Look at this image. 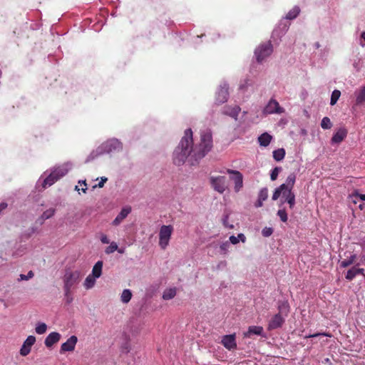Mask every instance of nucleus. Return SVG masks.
Segmentation results:
<instances>
[{
  "mask_svg": "<svg viewBox=\"0 0 365 365\" xmlns=\"http://www.w3.org/2000/svg\"><path fill=\"white\" fill-rule=\"evenodd\" d=\"M212 148V136L210 130L202 132L199 145L193 148L192 131L190 128L186 129L173 152V163L176 165H181L187 160L191 165H195L204 158Z\"/></svg>",
  "mask_w": 365,
  "mask_h": 365,
  "instance_id": "nucleus-1",
  "label": "nucleus"
},
{
  "mask_svg": "<svg viewBox=\"0 0 365 365\" xmlns=\"http://www.w3.org/2000/svg\"><path fill=\"white\" fill-rule=\"evenodd\" d=\"M296 181V175L291 173L287 178L285 183L282 184L279 187L275 189L272 199L277 200L280 195L284 198V202H287L289 207L292 209L295 205V195L292 191Z\"/></svg>",
  "mask_w": 365,
  "mask_h": 365,
  "instance_id": "nucleus-2",
  "label": "nucleus"
},
{
  "mask_svg": "<svg viewBox=\"0 0 365 365\" xmlns=\"http://www.w3.org/2000/svg\"><path fill=\"white\" fill-rule=\"evenodd\" d=\"M273 52V46L270 41L260 43L255 50V56L257 63H262Z\"/></svg>",
  "mask_w": 365,
  "mask_h": 365,
  "instance_id": "nucleus-3",
  "label": "nucleus"
},
{
  "mask_svg": "<svg viewBox=\"0 0 365 365\" xmlns=\"http://www.w3.org/2000/svg\"><path fill=\"white\" fill-rule=\"evenodd\" d=\"M80 279V271L66 270L63 277V281L64 283L63 289H71L73 285L79 282Z\"/></svg>",
  "mask_w": 365,
  "mask_h": 365,
  "instance_id": "nucleus-4",
  "label": "nucleus"
},
{
  "mask_svg": "<svg viewBox=\"0 0 365 365\" xmlns=\"http://www.w3.org/2000/svg\"><path fill=\"white\" fill-rule=\"evenodd\" d=\"M173 231L172 225L161 226L159 232V245L163 250L168 245Z\"/></svg>",
  "mask_w": 365,
  "mask_h": 365,
  "instance_id": "nucleus-5",
  "label": "nucleus"
},
{
  "mask_svg": "<svg viewBox=\"0 0 365 365\" xmlns=\"http://www.w3.org/2000/svg\"><path fill=\"white\" fill-rule=\"evenodd\" d=\"M210 182L212 188L219 193H223L227 188V178L225 176H212Z\"/></svg>",
  "mask_w": 365,
  "mask_h": 365,
  "instance_id": "nucleus-6",
  "label": "nucleus"
},
{
  "mask_svg": "<svg viewBox=\"0 0 365 365\" xmlns=\"http://www.w3.org/2000/svg\"><path fill=\"white\" fill-rule=\"evenodd\" d=\"M100 147L103 153H109L114 151L121 150L123 149V144L118 139L113 138L107 140L106 142L103 143Z\"/></svg>",
  "mask_w": 365,
  "mask_h": 365,
  "instance_id": "nucleus-7",
  "label": "nucleus"
},
{
  "mask_svg": "<svg viewBox=\"0 0 365 365\" xmlns=\"http://www.w3.org/2000/svg\"><path fill=\"white\" fill-rule=\"evenodd\" d=\"M285 322V317L281 314H276L269 320L267 329L273 330L282 327Z\"/></svg>",
  "mask_w": 365,
  "mask_h": 365,
  "instance_id": "nucleus-8",
  "label": "nucleus"
},
{
  "mask_svg": "<svg viewBox=\"0 0 365 365\" xmlns=\"http://www.w3.org/2000/svg\"><path fill=\"white\" fill-rule=\"evenodd\" d=\"M227 173L229 174H232L234 176L232 177V180L235 182V192H239L240 190L243 186V176L242 173L237 170L228 169Z\"/></svg>",
  "mask_w": 365,
  "mask_h": 365,
  "instance_id": "nucleus-9",
  "label": "nucleus"
},
{
  "mask_svg": "<svg viewBox=\"0 0 365 365\" xmlns=\"http://www.w3.org/2000/svg\"><path fill=\"white\" fill-rule=\"evenodd\" d=\"M228 85L223 83L220 86L216 96V102L217 104H222L225 103L228 99Z\"/></svg>",
  "mask_w": 365,
  "mask_h": 365,
  "instance_id": "nucleus-10",
  "label": "nucleus"
},
{
  "mask_svg": "<svg viewBox=\"0 0 365 365\" xmlns=\"http://www.w3.org/2000/svg\"><path fill=\"white\" fill-rule=\"evenodd\" d=\"M264 112L268 114L282 113L284 112V108L280 107L279 103L276 100L271 99L264 108Z\"/></svg>",
  "mask_w": 365,
  "mask_h": 365,
  "instance_id": "nucleus-11",
  "label": "nucleus"
},
{
  "mask_svg": "<svg viewBox=\"0 0 365 365\" xmlns=\"http://www.w3.org/2000/svg\"><path fill=\"white\" fill-rule=\"evenodd\" d=\"M35 342L36 337L31 335L29 336L20 349V354L23 356H27L31 352V346L35 344Z\"/></svg>",
  "mask_w": 365,
  "mask_h": 365,
  "instance_id": "nucleus-12",
  "label": "nucleus"
},
{
  "mask_svg": "<svg viewBox=\"0 0 365 365\" xmlns=\"http://www.w3.org/2000/svg\"><path fill=\"white\" fill-rule=\"evenodd\" d=\"M78 341V338L73 335L68 340L63 343L61 346L60 353L63 354L66 351H72L75 349L76 344Z\"/></svg>",
  "mask_w": 365,
  "mask_h": 365,
  "instance_id": "nucleus-13",
  "label": "nucleus"
},
{
  "mask_svg": "<svg viewBox=\"0 0 365 365\" xmlns=\"http://www.w3.org/2000/svg\"><path fill=\"white\" fill-rule=\"evenodd\" d=\"M222 344L225 348H227L229 350L235 349L237 347V344L235 341V335H225L222 339Z\"/></svg>",
  "mask_w": 365,
  "mask_h": 365,
  "instance_id": "nucleus-14",
  "label": "nucleus"
},
{
  "mask_svg": "<svg viewBox=\"0 0 365 365\" xmlns=\"http://www.w3.org/2000/svg\"><path fill=\"white\" fill-rule=\"evenodd\" d=\"M61 334L58 332L53 331L50 333L46 338L44 344L46 347L51 348L53 344L59 341Z\"/></svg>",
  "mask_w": 365,
  "mask_h": 365,
  "instance_id": "nucleus-15",
  "label": "nucleus"
},
{
  "mask_svg": "<svg viewBox=\"0 0 365 365\" xmlns=\"http://www.w3.org/2000/svg\"><path fill=\"white\" fill-rule=\"evenodd\" d=\"M347 133L346 129L344 128H339L332 136L331 143L337 144L340 143L346 137Z\"/></svg>",
  "mask_w": 365,
  "mask_h": 365,
  "instance_id": "nucleus-16",
  "label": "nucleus"
},
{
  "mask_svg": "<svg viewBox=\"0 0 365 365\" xmlns=\"http://www.w3.org/2000/svg\"><path fill=\"white\" fill-rule=\"evenodd\" d=\"M130 207H124L121 210L120 213L117 215L115 220L113 222V225H118L130 212Z\"/></svg>",
  "mask_w": 365,
  "mask_h": 365,
  "instance_id": "nucleus-17",
  "label": "nucleus"
},
{
  "mask_svg": "<svg viewBox=\"0 0 365 365\" xmlns=\"http://www.w3.org/2000/svg\"><path fill=\"white\" fill-rule=\"evenodd\" d=\"M240 110V108L237 106L234 107H225L222 113L237 120Z\"/></svg>",
  "mask_w": 365,
  "mask_h": 365,
  "instance_id": "nucleus-18",
  "label": "nucleus"
},
{
  "mask_svg": "<svg viewBox=\"0 0 365 365\" xmlns=\"http://www.w3.org/2000/svg\"><path fill=\"white\" fill-rule=\"evenodd\" d=\"M289 304L287 301H279L278 302V310L277 314H281L286 317L289 312Z\"/></svg>",
  "mask_w": 365,
  "mask_h": 365,
  "instance_id": "nucleus-19",
  "label": "nucleus"
},
{
  "mask_svg": "<svg viewBox=\"0 0 365 365\" xmlns=\"http://www.w3.org/2000/svg\"><path fill=\"white\" fill-rule=\"evenodd\" d=\"M263 327L260 326H250L247 332L244 334L245 337H250L252 335H262Z\"/></svg>",
  "mask_w": 365,
  "mask_h": 365,
  "instance_id": "nucleus-20",
  "label": "nucleus"
},
{
  "mask_svg": "<svg viewBox=\"0 0 365 365\" xmlns=\"http://www.w3.org/2000/svg\"><path fill=\"white\" fill-rule=\"evenodd\" d=\"M56 210L53 208H50L43 212V214L38 218L37 222L40 223V225H43L44 221L47 219L51 218L55 214Z\"/></svg>",
  "mask_w": 365,
  "mask_h": 365,
  "instance_id": "nucleus-21",
  "label": "nucleus"
},
{
  "mask_svg": "<svg viewBox=\"0 0 365 365\" xmlns=\"http://www.w3.org/2000/svg\"><path fill=\"white\" fill-rule=\"evenodd\" d=\"M363 269L353 267L352 268L348 270L346 275V279H347L348 280H352L356 275L359 274H363Z\"/></svg>",
  "mask_w": 365,
  "mask_h": 365,
  "instance_id": "nucleus-22",
  "label": "nucleus"
},
{
  "mask_svg": "<svg viewBox=\"0 0 365 365\" xmlns=\"http://www.w3.org/2000/svg\"><path fill=\"white\" fill-rule=\"evenodd\" d=\"M272 137L267 133H264L258 138L261 146L267 147L271 142Z\"/></svg>",
  "mask_w": 365,
  "mask_h": 365,
  "instance_id": "nucleus-23",
  "label": "nucleus"
},
{
  "mask_svg": "<svg viewBox=\"0 0 365 365\" xmlns=\"http://www.w3.org/2000/svg\"><path fill=\"white\" fill-rule=\"evenodd\" d=\"M103 264V261H98L93 267L91 274L96 277H100L102 274Z\"/></svg>",
  "mask_w": 365,
  "mask_h": 365,
  "instance_id": "nucleus-24",
  "label": "nucleus"
},
{
  "mask_svg": "<svg viewBox=\"0 0 365 365\" xmlns=\"http://www.w3.org/2000/svg\"><path fill=\"white\" fill-rule=\"evenodd\" d=\"M355 95L356 105H360L365 102V86H363L359 91H356Z\"/></svg>",
  "mask_w": 365,
  "mask_h": 365,
  "instance_id": "nucleus-25",
  "label": "nucleus"
},
{
  "mask_svg": "<svg viewBox=\"0 0 365 365\" xmlns=\"http://www.w3.org/2000/svg\"><path fill=\"white\" fill-rule=\"evenodd\" d=\"M58 180V176L56 175L53 172H52L43 181V186L46 187V186L52 185L55 182Z\"/></svg>",
  "mask_w": 365,
  "mask_h": 365,
  "instance_id": "nucleus-26",
  "label": "nucleus"
},
{
  "mask_svg": "<svg viewBox=\"0 0 365 365\" xmlns=\"http://www.w3.org/2000/svg\"><path fill=\"white\" fill-rule=\"evenodd\" d=\"M97 277L92 274H89L85 279L83 285L86 289H91L96 283V279Z\"/></svg>",
  "mask_w": 365,
  "mask_h": 365,
  "instance_id": "nucleus-27",
  "label": "nucleus"
},
{
  "mask_svg": "<svg viewBox=\"0 0 365 365\" xmlns=\"http://www.w3.org/2000/svg\"><path fill=\"white\" fill-rule=\"evenodd\" d=\"M176 295L175 288H170L165 289L163 294V299L165 300H169L175 297Z\"/></svg>",
  "mask_w": 365,
  "mask_h": 365,
  "instance_id": "nucleus-28",
  "label": "nucleus"
},
{
  "mask_svg": "<svg viewBox=\"0 0 365 365\" xmlns=\"http://www.w3.org/2000/svg\"><path fill=\"white\" fill-rule=\"evenodd\" d=\"M285 156V150L279 148L273 151V158L276 161H281Z\"/></svg>",
  "mask_w": 365,
  "mask_h": 365,
  "instance_id": "nucleus-29",
  "label": "nucleus"
},
{
  "mask_svg": "<svg viewBox=\"0 0 365 365\" xmlns=\"http://www.w3.org/2000/svg\"><path fill=\"white\" fill-rule=\"evenodd\" d=\"M132 297V292L130 289H124L120 296V300L123 303L127 304Z\"/></svg>",
  "mask_w": 365,
  "mask_h": 365,
  "instance_id": "nucleus-30",
  "label": "nucleus"
},
{
  "mask_svg": "<svg viewBox=\"0 0 365 365\" xmlns=\"http://www.w3.org/2000/svg\"><path fill=\"white\" fill-rule=\"evenodd\" d=\"M103 154L101 147H98L96 150L92 151L90 155L87 157L86 160V163H88L93 160H94L98 156Z\"/></svg>",
  "mask_w": 365,
  "mask_h": 365,
  "instance_id": "nucleus-31",
  "label": "nucleus"
},
{
  "mask_svg": "<svg viewBox=\"0 0 365 365\" xmlns=\"http://www.w3.org/2000/svg\"><path fill=\"white\" fill-rule=\"evenodd\" d=\"M300 12V9L298 6H294L292 10H290L286 16V19H295Z\"/></svg>",
  "mask_w": 365,
  "mask_h": 365,
  "instance_id": "nucleus-32",
  "label": "nucleus"
},
{
  "mask_svg": "<svg viewBox=\"0 0 365 365\" xmlns=\"http://www.w3.org/2000/svg\"><path fill=\"white\" fill-rule=\"evenodd\" d=\"M47 330V325L43 322H38L35 328V331L38 334H43Z\"/></svg>",
  "mask_w": 365,
  "mask_h": 365,
  "instance_id": "nucleus-33",
  "label": "nucleus"
},
{
  "mask_svg": "<svg viewBox=\"0 0 365 365\" xmlns=\"http://www.w3.org/2000/svg\"><path fill=\"white\" fill-rule=\"evenodd\" d=\"M68 170L65 167H60L56 169H55L53 172L56 174V176H58V178L60 179L61 178L63 177L66 173H68Z\"/></svg>",
  "mask_w": 365,
  "mask_h": 365,
  "instance_id": "nucleus-34",
  "label": "nucleus"
},
{
  "mask_svg": "<svg viewBox=\"0 0 365 365\" xmlns=\"http://www.w3.org/2000/svg\"><path fill=\"white\" fill-rule=\"evenodd\" d=\"M321 127L324 130L330 129L332 127L330 118L328 117H324L321 122Z\"/></svg>",
  "mask_w": 365,
  "mask_h": 365,
  "instance_id": "nucleus-35",
  "label": "nucleus"
},
{
  "mask_svg": "<svg viewBox=\"0 0 365 365\" xmlns=\"http://www.w3.org/2000/svg\"><path fill=\"white\" fill-rule=\"evenodd\" d=\"M341 96V92L339 90H334L331 96V101L330 104L331 106H334L336 103L337 101L339 100V97Z\"/></svg>",
  "mask_w": 365,
  "mask_h": 365,
  "instance_id": "nucleus-36",
  "label": "nucleus"
},
{
  "mask_svg": "<svg viewBox=\"0 0 365 365\" xmlns=\"http://www.w3.org/2000/svg\"><path fill=\"white\" fill-rule=\"evenodd\" d=\"M356 259V255H351L348 259H346L341 262V267H346L354 263Z\"/></svg>",
  "mask_w": 365,
  "mask_h": 365,
  "instance_id": "nucleus-37",
  "label": "nucleus"
},
{
  "mask_svg": "<svg viewBox=\"0 0 365 365\" xmlns=\"http://www.w3.org/2000/svg\"><path fill=\"white\" fill-rule=\"evenodd\" d=\"M268 197V190L267 187L262 188L258 195V199L265 201Z\"/></svg>",
  "mask_w": 365,
  "mask_h": 365,
  "instance_id": "nucleus-38",
  "label": "nucleus"
},
{
  "mask_svg": "<svg viewBox=\"0 0 365 365\" xmlns=\"http://www.w3.org/2000/svg\"><path fill=\"white\" fill-rule=\"evenodd\" d=\"M117 250H118V245L115 242H113L110 243V245L108 247H106V249L105 250V252L107 255H109V254L114 252Z\"/></svg>",
  "mask_w": 365,
  "mask_h": 365,
  "instance_id": "nucleus-39",
  "label": "nucleus"
},
{
  "mask_svg": "<svg viewBox=\"0 0 365 365\" xmlns=\"http://www.w3.org/2000/svg\"><path fill=\"white\" fill-rule=\"evenodd\" d=\"M34 276V273L33 271L30 270L27 274H21L19 275V278L18 279V281H22V280H29L31 278H33Z\"/></svg>",
  "mask_w": 365,
  "mask_h": 365,
  "instance_id": "nucleus-40",
  "label": "nucleus"
},
{
  "mask_svg": "<svg viewBox=\"0 0 365 365\" xmlns=\"http://www.w3.org/2000/svg\"><path fill=\"white\" fill-rule=\"evenodd\" d=\"M282 170V168L281 167H276L274 168L271 174H270V178L272 181L277 180V176L279 175V173Z\"/></svg>",
  "mask_w": 365,
  "mask_h": 365,
  "instance_id": "nucleus-41",
  "label": "nucleus"
},
{
  "mask_svg": "<svg viewBox=\"0 0 365 365\" xmlns=\"http://www.w3.org/2000/svg\"><path fill=\"white\" fill-rule=\"evenodd\" d=\"M277 215L279 217L280 220L283 222H286L287 221V219H288L287 214L284 209L279 210L277 211Z\"/></svg>",
  "mask_w": 365,
  "mask_h": 365,
  "instance_id": "nucleus-42",
  "label": "nucleus"
},
{
  "mask_svg": "<svg viewBox=\"0 0 365 365\" xmlns=\"http://www.w3.org/2000/svg\"><path fill=\"white\" fill-rule=\"evenodd\" d=\"M64 292L66 302L68 304H69L73 302V297L71 294V289H64Z\"/></svg>",
  "mask_w": 365,
  "mask_h": 365,
  "instance_id": "nucleus-43",
  "label": "nucleus"
},
{
  "mask_svg": "<svg viewBox=\"0 0 365 365\" xmlns=\"http://www.w3.org/2000/svg\"><path fill=\"white\" fill-rule=\"evenodd\" d=\"M273 232V229L271 227H265L262 230V234L264 237H269Z\"/></svg>",
  "mask_w": 365,
  "mask_h": 365,
  "instance_id": "nucleus-44",
  "label": "nucleus"
},
{
  "mask_svg": "<svg viewBox=\"0 0 365 365\" xmlns=\"http://www.w3.org/2000/svg\"><path fill=\"white\" fill-rule=\"evenodd\" d=\"M329 336V337L331 336V335L330 334L316 333V334H310L309 336H306L305 337L306 338H314V337H317V336Z\"/></svg>",
  "mask_w": 365,
  "mask_h": 365,
  "instance_id": "nucleus-45",
  "label": "nucleus"
},
{
  "mask_svg": "<svg viewBox=\"0 0 365 365\" xmlns=\"http://www.w3.org/2000/svg\"><path fill=\"white\" fill-rule=\"evenodd\" d=\"M108 180V178L106 177H102L101 178V181L98 182V185H95L93 188H96V187H103L104 186L105 182Z\"/></svg>",
  "mask_w": 365,
  "mask_h": 365,
  "instance_id": "nucleus-46",
  "label": "nucleus"
},
{
  "mask_svg": "<svg viewBox=\"0 0 365 365\" xmlns=\"http://www.w3.org/2000/svg\"><path fill=\"white\" fill-rule=\"evenodd\" d=\"M230 247V243L228 242H225L220 245V250L224 252H226Z\"/></svg>",
  "mask_w": 365,
  "mask_h": 365,
  "instance_id": "nucleus-47",
  "label": "nucleus"
},
{
  "mask_svg": "<svg viewBox=\"0 0 365 365\" xmlns=\"http://www.w3.org/2000/svg\"><path fill=\"white\" fill-rule=\"evenodd\" d=\"M227 220H228V215H225V216H224V218H223V220H222V221H223V225H224L225 227H230V228L232 229V228L234 227H233V225H228V222H227Z\"/></svg>",
  "mask_w": 365,
  "mask_h": 365,
  "instance_id": "nucleus-48",
  "label": "nucleus"
},
{
  "mask_svg": "<svg viewBox=\"0 0 365 365\" xmlns=\"http://www.w3.org/2000/svg\"><path fill=\"white\" fill-rule=\"evenodd\" d=\"M230 241L232 244L236 245L239 242V239L237 237H235L234 235H232L230 237Z\"/></svg>",
  "mask_w": 365,
  "mask_h": 365,
  "instance_id": "nucleus-49",
  "label": "nucleus"
},
{
  "mask_svg": "<svg viewBox=\"0 0 365 365\" xmlns=\"http://www.w3.org/2000/svg\"><path fill=\"white\" fill-rule=\"evenodd\" d=\"M101 241L103 244H108L109 243L108 238L107 237V236L106 235H103V234H102L101 236Z\"/></svg>",
  "mask_w": 365,
  "mask_h": 365,
  "instance_id": "nucleus-50",
  "label": "nucleus"
},
{
  "mask_svg": "<svg viewBox=\"0 0 365 365\" xmlns=\"http://www.w3.org/2000/svg\"><path fill=\"white\" fill-rule=\"evenodd\" d=\"M263 202L262 200H257V201L255 202V207H260L263 205Z\"/></svg>",
  "mask_w": 365,
  "mask_h": 365,
  "instance_id": "nucleus-51",
  "label": "nucleus"
},
{
  "mask_svg": "<svg viewBox=\"0 0 365 365\" xmlns=\"http://www.w3.org/2000/svg\"><path fill=\"white\" fill-rule=\"evenodd\" d=\"M237 237L239 239V241L241 240L243 242L245 241V239H246L245 236L242 233L239 234L237 235Z\"/></svg>",
  "mask_w": 365,
  "mask_h": 365,
  "instance_id": "nucleus-52",
  "label": "nucleus"
},
{
  "mask_svg": "<svg viewBox=\"0 0 365 365\" xmlns=\"http://www.w3.org/2000/svg\"><path fill=\"white\" fill-rule=\"evenodd\" d=\"M7 207V203L6 202H1L0 204V212Z\"/></svg>",
  "mask_w": 365,
  "mask_h": 365,
  "instance_id": "nucleus-53",
  "label": "nucleus"
},
{
  "mask_svg": "<svg viewBox=\"0 0 365 365\" xmlns=\"http://www.w3.org/2000/svg\"><path fill=\"white\" fill-rule=\"evenodd\" d=\"M320 46H320V43H319V42H316V43H314V47H315L316 48H319Z\"/></svg>",
  "mask_w": 365,
  "mask_h": 365,
  "instance_id": "nucleus-54",
  "label": "nucleus"
},
{
  "mask_svg": "<svg viewBox=\"0 0 365 365\" xmlns=\"http://www.w3.org/2000/svg\"><path fill=\"white\" fill-rule=\"evenodd\" d=\"M361 38H363L365 41V31L362 32L361 34Z\"/></svg>",
  "mask_w": 365,
  "mask_h": 365,
  "instance_id": "nucleus-55",
  "label": "nucleus"
},
{
  "mask_svg": "<svg viewBox=\"0 0 365 365\" xmlns=\"http://www.w3.org/2000/svg\"><path fill=\"white\" fill-rule=\"evenodd\" d=\"M81 190H82L83 192L86 193V190H87V187H86V186L83 187V188H82Z\"/></svg>",
  "mask_w": 365,
  "mask_h": 365,
  "instance_id": "nucleus-56",
  "label": "nucleus"
},
{
  "mask_svg": "<svg viewBox=\"0 0 365 365\" xmlns=\"http://www.w3.org/2000/svg\"><path fill=\"white\" fill-rule=\"evenodd\" d=\"M118 251L119 253H123L124 252V250L123 249H118L117 250Z\"/></svg>",
  "mask_w": 365,
  "mask_h": 365,
  "instance_id": "nucleus-57",
  "label": "nucleus"
},
{
  "mask_svg": "<svg viewBox=\"0 0 365 365\" xmlns=\"http://www.w3.org/2000/svg\"><path fill=\"white\" fill-rule=\"evenodd\" d=\"M360 198H361L362 200H365V194H364V195H360Z\"/></svg>",
  "mask_w": 365,
  "mask_h": 365,
  "instance_id": "nucleus-58",
  "label": "nucleus"
},
{
  "mask_svg": "<svg viewBox=\"0 0 365 365\" xmlns=\"http://www.w3.org/2000/svg\"><path fill=\"white\" fill-rule=\"evenodd\" d=\"M31 233L35 232H36V228H34V227H31Z\"/></svg>",
  "mask_w": 365,
  "mask_h": 365,
  "instance_id": "nucleus-59",
  "label": "nucleus"
},
{
  "mask_svg": "<svg viewBox=\"0 0 365 365\" xmlns=\"http://www.w3.org/2000/svg\"><path fill=\"white\" fill-rule=\"evenodd\" d=\"M78 182H79V183H82V184H83V185H84V186H86V180H83V181H82V182H81V181H79Z\"/></svg>",
  "mask_w": 365,
  "mask_h": 365,
  "instance_id": "nucleus-60",
  "label": "nucleus"
},
{
  "mask_svg": "<svg viewBox=\"0 0 365 365\" xmlns=\"http://www.w3.org/2000/svg\"><path fill=\"white\" fill-rule=\"evenodd\" d=\"M75 190H78V191L79 190V189H78V186H76Z\"/></svg>",
  "mask_w": 365,
  "mask_h": 365,
  "instance_id": "nucleus-61",
  "label": "nucleus"
}]
</instances>
